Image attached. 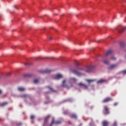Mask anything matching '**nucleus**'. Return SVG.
Instances as JSON below:
<instances>
[{
	"instance_id": "f257e3e1",
	"label": "nucleus",
	"mask_w": 126,
	"mask_h": 126,
	"mask_svg": "<svg viewBox=\"0 0 126 126\" xmlns=\"http://www.w3.org/2000/svg\"><path fill=\"white\" fill-rule=\"evenodd\" d=\"M70 71L74 74L78 76H80L81 75H83V73H81L80 72H79L77 70L74 69H72Z\"/></svg>"
},
{
	"instance_id": "f03ea898",
	"label": "nucleus",
	"mask_w": 126,
	"mask_h": 126,
	"mask_svg": "<svg viewBox=\"0 0 126 126\" xmlns=\"http://www.w3.org/2000/svg\"><path fill=\"white\" fill-rule=\"evenodd\" d=\"M62 121H60V120H58L57 121H55V119L53 118L52 121L50 124V126H52L53 124H55V125H59L61 124L62 123Z\"/></svg>"
},
{
	"instance_id": "7ed1b4c3",
	"label": "nucleus",
	"mask_w": 126,
	"mask_h": 126,
	"mask_svg": "<svg viewBox=\"0 0 126 126\" xmlns=\"http://www.w3.org/2000/svg\"><path fill=\"white\" fill-rule=\"evenodd\" d=\"M78 86L80 87H81L82 89L84 90H88L89 89V86L86 85L83 83H79L78 84Z\"/></svg>"
},
{
	"instance_id": "20e7f679",
	"label": "nucleus",
	"mask_w": 126,
	"mask_h": 126,
	"mask_svg": "<svg viewBox=\"0 0 126 126\" xmlns=\"http://www.w3.org/2000/svg\"><path fill=\"white\" fill-rule=\"evenodd\" d=\"M118 67L117 64H112L108 66V69L109 70H114Z\"/></svg>"
},
{
	"instance_id": "39448f33",
	"label": "nucleus",
	"mask_w": 126,
	"mask_h": 126,
	"mask_svg": "<svg viewBox=\"0 0 126 126\" xmlns=\"http://www.w3.org/2000/svg\"><path fill=\"white\" fill-rule=\"evenodd\" d=\"M113 53V51L111 50H109L106 52L104 56V59H107V57L111 55Z\"/></svg>"
},
{
	"instance_id": "423d86ee",
	"label": "nucleus",
	"mask_w": 126,
	"mask_h": 126,
	"mask_svg": "<svg viewBox=\"0 0 126 126\" xmlns=\"http://www.w3.org/2000/svg\"><path fill=\"white\" fill-rule=\"evenodd\" d=\"M51 72L50 69L41 70L39 71V73L41 74H48Z\"/></svg>"
},
{
	"instance_id": "0eeeda50",
	"label": "nucleus",
	"mask_w": 126,
	"mask_h": 126,
	"mask_svg": "<svg viewBox=\"0 0 126 126\" xmlns=\"http://www.w3.org/2000/svg\"><path fill=\"white\" fill-rule=\"evenodd\" d=\"M94 67L92 66H88L86 68L85 71L87 73H90L93 70Z\"/></svg>"
},
{
	"instance_id": "6e6552de",
	"label": "nucleus",
	"mask_w": 126,
	"mask_h": 126,
	"mask_svg": "<svg viewBox=\"0 0 126 126\" xmlns=\"http://www.w3.org/2000/svg\"><path fill=\"white\" fill-rule=\"evenodd\" d=\"M107 82V80L101 79L97 81V84H103V83H106Z\"/></svg>"
},
{
	"instance_id": "1a4fd4ad",
	"label": "nucleus",
	"mask_w": 126,
	"mask_h": 126,
	"mask_svg": "<svg viewBox=\"0 0 126 126\" xmlns=\"http://www.w3.org/2000/svg\"><path fill=\"white\" fill-rule=\"evenodd\" d=\"M63 78V75L61 74H58L56 75L54 77V79L55 80H59Z\"/></svg>"
},
{
	"instance_id": "9d476101",
	"label": "nucleus",
	"mask_w": 126,
	"mask_h": 126,
	"mask_svg": "<svg viewBox=\"0 0 126 126\" xmlns=\"http://www.w3.org/2000/svg\"><path fill=\"white\" fill-rule=\"evenodd\" d=\"M112 99L111 97H107L105 98L103 101V103H107L108 102H110V101H112Z\"/></svg>"
},
{
	"instance_id": "9b49d317",
	"label": "nucleus",
	"mask_w": 126,
	"mask_h": 126,
	"mask_svg": "<svg viewBox=\"0 0 126 126\" xmlns=\"http://www.w3.org/2000/svg\"><path fill=\"white\" fill-rule=\"evenodd\" d=\"M104 110L106 112L107 114H110V111L108 107L107 106H104Z\"/></svg>"
},
{
	"instance_id": "f8f14e48",
	"label": "nucleus",
	"mask_w": 126,
	"mask_h": 126,
	"mask_svg": "<svg viewBox=\"0 0 126 126\" xmlns=\"http://www.w3.org/2000/svg\"><path fill=\"white\" fill-rule=\"evenodd\" d=\"M109 122L107 121H104L102 122V126H108Z\"/></svg>"
},
{
	"instance_id": "ddd939ff",
	"label": "nucleus",
	"mask_w": 126,
	"mask_h": 126,
	"mask_svg": "<svg viewBox=\"0 0 126 126\" xmlns=\"http://www.w3.org/2000/svg\"><path fill=\"white\" fill-rule=\"evenodd\" d=\"M50 117V115L47 116L45 119H44V124H46L47 123L49 118Z\"/></svg>"
},
{
	"instance_id": "4468645a",
	"label": "nucleus",
	"mask_w": 126,
	"mask_h": 126,
	"mask_svg": "<svg viewBox=\"0 0 126 126\" xmlns=\"http://www.w3.org/2000/svg\"><path fill=\"white\" fill-rule=\"evenodd\" d=\"M66 80H64L63 82H62V87H67V85H66Z\"/></svg>"
},
{
	"instance_id": "2eb2a0df",
	"label": "nucleus",
	"mask_w": 126,
	"mask_h": 126,
	"mask_svg": "<svg viewBox=\"0 0 126 126\" xmlns=\"http://www.w3.org/2000/svg\"><path fill=\"white\" fill-rule=\"evenodd\" d=\"M18 90L19 92H24V91H25V88L22 87H19L18 88Z\"/></svg>"
},
{
	"instance_id": "dca6fc26",
	"label": "nucleus",
	"mask_w": 126,
	"mask_h": 126,
	"mask_svg": "<svg viewBox=\"0 0 126 126\" xmlns=\"http://www.w3.org/2000/svg\"><path fill=\"white\" fill-rule=\"evenodd\" d=\"M85 81L87 82L88 83H90L92 82H94L95 81L94 79H85Z\"/></svg>"
},
{
	"instance_id": "f3484780",
	"label": "nucleus",
	"mask_w": 126,
	"mask_h": 126,
	"mask_svg": "<svg viewBox=\"0 0 126 126\" xmlns=\"http://www.w3.org/2000/svg\"><path fill=\"white\" fill-rule=\"evenodd\" d=\"M103 63L106 65H108L110 63L109 61L107 59H105L103 61Z\"/></svg>"
},
{
	"instance_id": "a211bd4d",
	"label": "nucleus",
	"mask_w": 126,
	"mask_h": 126,
	"mask_svg": "<svg viewBox=\"0 0 126 126\" xmlns=\"http://www.w3.org/2000/svg\"><path fill=\"white\" fill-rule=\"evenodd\" d=\"M70 117H71V118H75V119H76V118H77V115H76V114H71V115H70Z\"/></svg>"
},
{
	"instance_id": "6ab92c4d",
	"label": "nucleus",
	"mask_w": 126,
	"mask_h": 126,
	"mask_svg": "<svg viewBox=\"0 0 126 126\" xmlns=\"http://www.w3.org/2000/svg\"><path fill=\"white\" fill-rule=\"evenodd\" d=\"M33 83L35 84H38L39 83V79H35L33 80Z\"/></svg>"
},
{
	"instance_id": "aec40b11",
	"label": "nucleus",
	"mask_w": 126,
	"mask_h": 126,
	"mask_svg": "<svg viewBox=\"0 0 126 126\" xmlns=\"http://www.w3.org/2000/svg\"><path fill=\"white\" fill-rule=\"evenodd\" d=\"M126 30V27H123V28H122V30H120V31H119V32L120 33H122V32H124V31H125Z\"/></svg>"
},
{
	"instance_id": "412c9836",
	"label": "nucleus",
	"mask_w": 126,
	"mask_h": 126,
	"mask_svg": "<svg viewBox=\"0 0 126 126\" xmlns=\"http://www.w3.org/2000/svg\"><path fill=\"white\" fill-rule=\"evenodd\" d=\"M117 58L116 57H115L114 56H112L110 58V60L112 61H116Z\"/></svg>"
},
{
	"instance_id": "4be33fe9",
	"label": "nucleus",
	"mask_w": 126,
	"mask_h": 126,
	"mask_svg": "<svg viewBox=\"0 0 126 126\" xmlns=\"http://www.w3.org/2000/svg\"><path fill=\"white\" fill-rule=\"evenodd\" d=\"M70 80L74 82H76L77 81V79L75 78H70Z\"/></svg>"
},
{
	"instance_id": "5701e85b",
	"label": "nucleus",
	"mask_w": 126,
	"mask_h": 126,
	"mask_svg": "<svg viewBox=\"0 0 126 126\" xmlns=\"http://www.w3.org/2000/svg\"><path fill=\"white\" fill-rule=\"evenodd\" d=\"M8 104V103L7 102H3L1 104V106H4Z\"/></svg>"
},
{
	"instance_id": "b1692460",
	"label": "nucleus",
	"mask_w": 126,
	"mask_h": 126,
	"mask_svg": "<svg viewBox=\"0 0 126 126\" xmlns=\"http://www.w3.org/2000/svg\"><path fill=\"white\" fill-rule=\"evenodd\" d=\"M48 88L50 89V91H51L53 92H56V91L54 90V89H53L52 88H51V87H48Z\"/></svg>"
},
{
	"instance_id": "393cba45",
	"label": "nucleus",
	"mask_w": 126,
	"mask_h": 126,
	"mask_svg": "<svg viewBox=\"0 0 126 126\" xmlns=\"http://www.w3.org/2000/svg\"><path fill=\"white\" fill-rule=\"evenodd\" d=\"M34 118H35V116H34V115H31V116H30V119H31V120H33V119H34Z\"/></svg>"
},
{
	"instance_id": "a878e982",
	"label": "nucleus",
	"mask_w": 126,
	"mask_h": 126,
	"mask_svg": "<svg viewBox=\"0 0 126 126\" xmlns=\"http://www.w3.org/2000/svg\"><path fill=\"white\" fill-rule=\"evenodd\" d=\"M122 73L123 74H126V70H124L122 71Z\"/></svg>"
},
{
	"instance_id": "bb28decb",
	"label": "nucleus",
	"mask_w": 126,
	"mask_h": 126,
	"mask_svg": "<svg viewBox=\"0 0 126 126\" xmlns=\"http://www.w3.org/2000/svg\"><path fill=\"white\" fill-rule=\"evenodd\" d=\"M118 124L116 122H115L113 125V126H117Z\"/></svg>"
},
{
	"instance_id": "cd10ccee",
	"label": "nucleus",
	"mask_w": 126,
	"mask_h": 126,
	"mask_svg": "<svg viewBox=\"0 0 126 126\" xmlns=\"http://www.w3.org/2000/svg\"><path fill=\"white\" fill-rule=\"evenodd\" d=\"M118 104V102H115V103H114V105L115 106H117Z\"/></svg>"
},
{
	"instance_id": "c85d7f7f",
	"label": "nucleus",
	"mask_w": 126,
	"mask_h": 126,
	"mask_svg": "<svg viewBox=\"0 0 126 126\" xmlns=\"http://www.w3.org/2000/svg\"><path fill=\"white\" fill-rule=\"evenodd\" d=\"M27 96V95H26V94H24L22 95V97H26Z\"/></svg>"
},
{
	"instance_id": "c756f323",
	"label": "nucleus",
	"mask_w": 126,
	"mask_h": 126,
	"mask_svg": "<svg viewBox=\"0 0 126 126\" xmlns=\"http://www.w3.org/2000/svg\"><path fill=\"white\" fill-rule=\"evenodd\" d=\"M76 65L77 66H79V63H76Z\"/></svg>"
},
{
	"instance_id": "7c9ffc66",
	"label": "nucleus",
	"mask_w": 126,
	"mask_h": 126,
	"mask_svg": "<svg viewBox=\"0 0 126 126\" xmlns=\"http://www.w3.org/2000/svg\"><path fill=\"white\" fill-rule=\"evenodd\" d=\"M2 93V91L1 90H0V94H1Z\"/></svg>"
},
{
	"instance_id": "2f4dec72",
	"label": "nucleus",
	"mask_w": 126,
	"mask_h": 126,
	"mask_svg": "<svg viewBox=\"0 0 126 126\" xmlns=\"http://www.w3.org/2000/svg\"><path fill=\"white\" fill-rule=\"evenodd\" d=\"M10 75H11V73H7V76H10Z\"/></svg>"
},
{
	"instance_id": "473e14b6",
	"label": "nucleus",
	"mask_w": 126,
	"mask_h": 126,
	"mask_svg": "<svg viewBox=\"0 0 126 126\" xmlns=\"http://www.w3.org/2000/svg\"><path fill=\"white\" fill-rule=\"evenodd\" d=\"M15 47H16V46H12V48H13V49L15 48Z\"/></svg>"
},
{
	"instance_id": "72a5a7b5",
	"label": "nucleus",
	"mask_w": 126,
	"mask_h": 126,
	"mask_svg": "<svg viewBox=\"0 0 126 126\" xmlns=\"http://www.w3.org/2000/svg\"><path fill=\"white\" fill-rule=\"evenodd\" d=\"M122 44H123V43H121V46L122 47H123Z\"/></svg>"
},
{
	"instance_id": "f704fd0d",
	"label": "nucleus",
	"mask_w": 126,
	"mask_h": 126,
	"mask_svg": "<svg viewBox=\"0 0 126 126\" xmlns=\"http://www.w3.org/2000/svg\"><path fill=\"white\" fill-rule=\"evenodd\" d=\"M28 63H25V65H28Z\"/></svg>"
},
{
	"instance_id": "c9c22d12",
	"label": "nucleus",
	"mask_w": 126,
	"mask_h": 126,
	"mask_svg": "<svg viewBox=\"0 0 126 126\" xmlns=\"http://www.w3.org/2000/svg\"><path fill=\"white\" fill-rule=\"evenodd\" d=\"M52 38H50V40H52Z\"/></svg>"
},
{
	"instance_id": "e433bc0d",
	"label": "nucleus",
	"mask_w": 126,
	"mask_h": 126,
	"mask_svg": "<svg viewBox=\"0 0 126 126\" xmlns=\"http://www.w3.org/2000/svg\"><path fill=\"white\" fill-rule=\"evenodd\" d=\"M46 94H49V92H46Z\"/></svg>"
},
{
	"instance_id": "4c0bfd02",
	"label": "nucleus",
	"mask_w": 126,
	"mask_h": 126,
	"mask_svg": "<svg viewBox=\"0 0 126 126\" xmlns=\"http://www.w3.org/2000/svg\"><path fill=\"white\" fill-rule=\"evenodd\" d=\"M32 123H34V121H32Z\"/></svg>"
},
{
	"instance_id": "58836bf2",
	"label": "nucleus",
	"mask_w": 126,
	"mask_h": 126,
	"mask_svg": "<svg viewBox=\"0 0 126 126\" xmlns=\"http://www.w3.org/2000/svg\"><path fill=\"white\" fill-rule=\"evenodd\" d=\"M19 124H20V125H22V124H21V123H20Z\"/></svg>"
}]
</instances>
